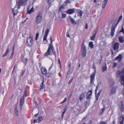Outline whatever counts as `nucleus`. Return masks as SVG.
<instances>
[{"label":"nucleus","mask_w":124,"mask_h":124,"mask_svg":"<svg viewBox=\"0 0 124 124\" xmlns=\"http://www.w3.org/2000/svg\"><path fill=\"white\" fill-rule=\"evenodd\" d=\"M50 40L51 41L50 44H49V47L47 50L46 52L44 54V55L45 56H46L49 55H51L50 54L51 52L50 50L51 49L53 54L55 56V57H56V52L54 47L52 45V40L51 36L50 37Z\"/></svg>","instance_id":"nucleus-1"},{"label":"nucleus","mask_w":124,"mask_h":124,"mask_svg":"<svg viewBox=\"0 0 124 124\" xmlns=\"http://www.w3.org/2000/svg\"><path fill=\"white\" fill-rule=\"evenodd\" d=\"M27 1L26 0H18V1H17L16 3V5L14 8L12 9V12L14 13V16L16 15V13H15L14 10L16 7L18 9L20 8V6L24 5H25Z\"/></svg>","instance_id":"nucleus-2"},{"label":"nucleus","mask_w":124,"mask_h":124,"mask_svg":"<svg viewBox=\"0 0 124 124\" xmlns=\"http://www.w3.org/2000/svg\"><path fill=\"white\" fill-rule=\"evenodd\" d=\"M122 18V15H121L118 19L117 23H113L111 29V35L112 37H113L114 35V32L115 31V29L117 25L120 21Z\"/></svg>","instance_id":"nucleus-3"},{"label":"nucleus","mask_w":124,"mask_h":124,"mask_svg":"<svg viewBox=\"0 0 124 124\" xmlns=\"http://www.w3.org/2000/svg\"><path fill=\"white\" fill-rule=\"evenodd\" d=\"M84 41L85 40H84L82 44L81 48V54L83 57L85 56L87 51L86 47L84 45Z\"/></svg>","instance_id":"nucleus-4"},{"label":"nucleus","mask_w":124,"mask_h":124,"mask_svg":"<svg viewBox=\"0 0 124 124\" xmlns=\"http://www.w3.org/2000/svg\"><path fill=\"white\" fill-rule=\"evenodd\" d=\"M96 72V70L95 69L94 72L92 73L91 75L90 76V84H92L94 82V78Z\"/></svg>","instance_id":"nucleus-5"},{"label":"nucleus","mask_w":124,"mask_h":124,"mask_svg":"<svg viewBox=\"0 0 124 124\" xmlns=\"http://www.w3.org/2000/svg\"><path fill=\"white\" fill-rule=\"evenodd\" d=\"M120 105H119V109L121 112H123L124 110V107L123 103L122 101L120 102Z\"/></svg>","instance_id":"nucleus-6"},{"label":"nucleus","mask_w":124,"mask_h":124,"mask_svg":"<svg viewBox=\"0 0 124 124\" xmlns=\"http://www.w3.org/2000/svg\"><path fill=\"white\" fill-rule=\"evenodd\" d=\"M119 47V43L117 42H116L114 44L113 49L114 50L118 51Z\"/></svg>","instance_id":"nucleus-7"},{"label":"nucleus","mask_w":124,"mask_h":124,"mask_svg":"<svg viewBox=\"0 0 124 124\" xmlns=\"http://www.w3.org/2000/svg\"><path fill=\"white\" fill-rule=\"evenodd\" d=\"M75 9L74 8H73L72 9H69L66 11V12L67 14H71L75 12Z\"/></svg>","instance_id":"nucleus-8"},{"label":"nucleus","mask_w":124,"mask_h":124,"mask_svg":"<svg viewBox=\"0 0 124 124\" xmlns=\"http://www.w3.org/2000/svg\"><path fill=\"white\" fill-rule=\"evenodd\" d=\"M39 23V14L37 13V16L35 19V25L36 26H38Z\"/></svg>","instance_id":"nucleus-9"},{"label":"nucleus","mask_w":124,"mask_h":124,"mask_svg":"<svg viewBox=\"0 0 124 124\" xmlns=\"http://www.w3.org/2000/svg\"><path fill=\"white\" fill-rule=\"evenodd\" d=\"M24 99L25 98L23 96H22L21 98L20 104V106L21 108H22L23 105L24 103Z\"/></svg>","instance_id":"nucleus-10"},{"label":"nucleus","mask_w":124,"mask_h":124,"mask_svg":"<svg viewBox=\"0 0 124 124\" xmlns=\"http://www.w3.org/2000/svg\"><path fill=\"white\" fill-rule=\"evenodd\" d=\"M120 78L121 80V84L122 85H124V74H122L120 76Z\"/></svg>","instance_id":"nucleus-11"},{"label":"nucleus","mask_w":124,"mask_h":124,"mask_svg":"<svg viewBox=\"0 0 124 124\" xmlns=\"http://www.w3.org/2000/svg\"><path fill=\"white\" fill-rule=\"evenodd\" d=\"M122 57L121 54H119L118 56H117L115 59V60H117L119 62L121 61L122 59Z\"/></svg>","instance_id":"nucleus-12"},{"label":"nucleus","mask_w":124,"mask_h":124,"mask_svg":"<svg viewBox=\"0 0 124 124\" xmlns=\"http://www.w3.org/2000/svg\"><path fill=\"white\" fill-rule=\"evenodd\" d=\"M92 93V91L91 90L89 91L86 94V98L87 99H89L90 98Z\"/></svg>","instance_id":"nucleus-13"},{"label":"nucleus","mask_w":124,"mask_h":124,"mask_svg":"<svg viewBox=\"0 0 124 124\" xmlns=\"http://www.w3.org/2000/svg\"><path fill=\"white\" fill-rule=\"evenodd\" d=\"M34 11V8L33 7H32L30 10H27L26 14H30L33 13Z\"/></svg>","instance_id":"nucleus-14"},{"label":"nucleus","mask_w":124,"mask_h":124,"mask_svg":"<svg viewBox=\"0 0 124 124\" xmlns=\"http://www.w3.org/2000/svg\"><path fill=\"white\" fill-rule=\"evenodd\" d=\"M108 0H104L102 2V8H105Z\"/></svg>","instance_id":"nucleus-15"},{"label":"nucleus","mask_w":124,"mask_h":124,"mask_svg":"<svg viewBox=\"0 0 124 124\" xmlns=\"http://www.w3.org/2000/svg\"><path fill=\"white\" fill-rule=\"evenodd\" d=\"M116 87L113 88L111 90L110 94H112L115 93L116 92Z\"/></svg>","instance_id":"nucleus-16"},{"label":"nucleus","mask_w":124,"mask_h":124,"mask_svg":"<svg viewBox=\"0 0 124 124\" xmlns=\"http://www.w3.org/2000/svg\"><path fill=\"white\" fill-rule=\"evenodd\" d=\"M17 108V107L16 106L14 109L15 114L16 116H18V111Z\"/></svg>","instance_id":"nucleus-17"},{"label":"nucleus","mask_w":124,"mask_h":124,"mask_svg":"<svg viewBox=\"0 0 124 124\" xmlns=\"http://www.w3.org/2000/svg\"><path fill=\"white\" fill-rule=\"evenodd\" d=\"M44 79H43V80L42 81V83L41 84H40V86L39 90H41L42 89H43L45 87V85H44Z\"/></svg>","instance_id":"nucleus-18"},{"label":"nucleus","mask_w":124,"mask_h":124,"mask_svg":"<svg viewBox=\"0 0 124 124\" xmlns=\"http://www.w3.org/2000/svg\"><path fill=\"white\" fill-rule=\"evenodd\" d=\"M118 39L119 40V42L121 43L124 42V37L123 36H121L118 38Z\"/></svg>","instance_id":"nucleus-19"},{"label":"nucleus","mask_w":124,"mask_h":124,"mask_svg":"<svg viewBox=\"0 0 124 124\" xmlns=\"http://www.w3.org/2000/svg\"><path fill=\"white\" fill-rule=\"evenodd\" d=\"M9 47H8L6 50V51L5 53L2 56L3 57H4L5 56H6L7 54H8V53H9Z\"/></svg>","instance_id":"nucleus-20"},{"label":"nucleus","mask_w":124,"mask_h":124,"mask_svg":"<svg viewBox=\"0 0 124 124\" xmlns=\"http://www.w3.org/2000/svg\"><path fill=\"white\" fill-rule=\"evenodd\" d=\"M41 71L42 73L44 75L46 73L47 70L45 68L42 67L41 69Z\"/></svg>","instance_id":"nucleus-21"},{"label":"nucleus","mask_w":124,"mask_h":124,"mask_svg":"<svg viewBox=\"0 0 124 124\" xmlns=\"http://www.w3.org/2000/svg\"><path fill=\"white\" fill-rule=\"evenodd\" d=\"M70 22L72 24H76V22L75 21L74 19L73 18H72L71 17H70Z\"/></svg>","instance_id":"nucleus-22"},{"label":"nucleus","mask_w":124,"mask_h":124,"mask_svg":"<svg viewBox=\"0 0 124 124\" xmlns=\"http://www.w3.org/2000/svg\"><path fill=\"white\" fill-rule=\"evenodd\" d=\"M89 45L91 49H92L93 48V42H90L89 43Z\"/></svg>","instance_id":"nucleus-23"},{"label":"nucleus","mask_w":124,"mask_h":124,"mask_svg":"<svg viewBox=\"0 0 124 124\" xmlns=\"http://www.w3.org/2000/svg\"><path fill=\"white\" fill-rule=\"evenodd\" d=\"M97 33V31H96L95 33L91 37L90 39L92 40H93L94 39Z\"/></svg>","instance_id":"nucleus-24"},{"label":"nucleus","mask_w":124,"mask_h":124,"mask_svg":"<svg viewBox=\"0 0 124 124\" xmlns=\"http://www.w3.org/2000/svg\"><path fill=\"white\" fill-rule=\"evenodd\" d=\"M84 95L83 94H82L80 95L79 97V100L81 101L82 100L84 97Z\"/></svg>","instance_id":"nucleus-25"},{"label":"nucleus","mask_w":124,"mask_h":124,"mask_svg":"<svg viewBox=\"0 0 124 124\" xmlns=\"http://www.w3.org/2000/svg\"><path fill=\"white\" fill-rule=\"evenodd\" d=\"M107 68V67L106 66H102V71L103 72L104 71L106 70Z\"/></svg>","instance_id":"nucleus-26"},{"label":"nucleus","mask_w":124,"mask_h":124,"mask_svg":"<svg viewBox=\"0 0 124 124\" xmlns=\"http://www.w3.org/2000/svg\"><path fill=\"white\" fill-rule=\"evenodd\" d=\"M51 0H46L47 2L48 3V4L49 7H50L52 5L51 3Z\"/></svg>","instance_id":"nucleus-27"},{"label":"nucleus","mask_w":124,"mask_h":124,"mask_svg":"<svg viewBox=\"0 0 124 124\" xmlns=\"http://www.w3.org/2000/svg\"><path fill=\"white\" fill-rule=\"evenodd\" d=\"M33 42V40L32 39H30V43L28 44V46L31 47V45L32 44V43Z\"/></svg>","instance_id":"nucleus-28"},{"label":"nucleus","mask_w":124,"mask_h":124,"mask_svg":"<svg viewBox=\"0 0 124 124\" xmlns=\"http://www.w3.org/2000/svg\"><path fill=\"white\" fill-rule=\"evenodd\" d=\"M30 38H27V46H28V44L30 43Z\"/></svg>","instance_id":"nucleus-29"},{"label":"nucleus","mask_w":124,"mask_h":124,"mask_svg":"<svg viewBox=\"0 0 124 124\" xmlns=\"http://www.w3.org/2000/svg\"><path fill=\"white\" fill-rule=\"evenodd\" d=\"M121 74L120 71L119 70L117 71L116 73V74L117 75V76H119Z\"/></svg>","instance_id":"nucleus-30"},{"label":"nucleus","mask_w":124,"mask_h":124,"mask_svg":"<svg viewBox=\"0 0 124 124\" xmlns=\"http://www.w3.org/2000/svg\"><path fill=\"white\" fill-rule=\"evenodd\" d=\"M64 8L63 6L61 5L60 7L59 12L61 11Z\"/></svg>","instance_id":"nucleus-31"},{"label":"nucleus","mask_w":124,"mask_h":124,"mask_svg":"<svg viewBox=\"0 0 124 124\" xmlns=\"http://www.w3.org/2000/svg\"><path fill=\"white\" fill-rule=\"evenodd\" d=\"M39 36V33L37 32L36 35V37L35 38V39L36 41L37 40H38V38Z\"/></svg>","instance_id":"nucleus-32"},{"label":"nucleus","mask_w":124,"mask_h":124,"mask_svg":"<svg viewBox=\"0 0 124 124\" xmlns=\"http://www.w3.org/2000/svg\"><path fill=\"white\" fill-rule=\"evenodd\" d=\"M120 32H122L124 34V29L123 28V27L120 30L119 32V33Z\"/></svg>","instance_id":"nucleus-33"},{"label":"nucleus","mask_w":124,"mask_h":124,"mask_svg":"<svg viewBox=\"0 0 124 124\" xmlns=\"http://www.w3.org/2000/svg\"><path fill=\"white\" fill-rule=\"evenodd\" d=\"M46 76L47 77H49L51 75V73H46L45 74Z\"/></svg>","instance_id":"nucleus-34"},{"label":"nucleus","mask_w":124,"mask_h":124,"mask_svg":"<svg viewBox=\"0 0 124 124\" xmlns=\"http://www.w3.org/2000/svg\"><path fill=\"white\" fill-rule=\"evenodd\" d=\"M27 92L26 90L24 92V93L23 96H22L26 97L27 96Z\"/></svg>","instance_id":"nucleus-35"},{"label":"nucleus","mask_w":124,"mask_h":124,"mask_svg":"<svg viewBox=\"0 0 124 124\" xmlns=\"http://www.w3.org/2000/svg\"><path fill=\"white\" fill-rule=\"evenodd\" d=\"M105 110V109L104 108H102L101 109V110H100V114H101Z\"/></svg>","instance_id":"nucleus-36"},{"label":"nucleus","mask_w":124,"mask_h":124,"mask_svg":"<svg viewBox=\"0 0 124 124\" xmlns=\"http://www.w3.org/2000/svg\"><path fill=\"white\" fill-rule=\"evenodd\" d=\"M99 85V84H98L96 86V89L95 90V94H96L97 93V91L98 89V87Z\"/></svg>","instance_id":"nucleus-37"},{"label":"nucleus","mask_w":124,"mask_h":124,"mask_svg":"<svg viewBox=\"0 0 124 124\" xmlns=\"http://www.w3.org/2000/svg\"><path fill=\"white\" fill-rule=\"evenodd\" d=\"M49 29H46V34H45V35H47L48 33L49 32Z\"/></svg>","instance_id":"nucleus-38"},{"label":"nucleus","mask_w":124,"mask_h":124,"mask_svg":"<svg viewBox=\"0 0 124 124\" xmlns=\"http://www.w3.org/2000/svg\"><path fill=\"white\" fill-rule=\"evenodd\" d=\"M25 72V70H23L22 71L21 74V76L22 77L23 76L24 73Z\"/></svg>","instance_id":"nucleus-39"},{"label":"nucleus","mask_w":124,"mask_h":124,"mask_svg":"<svg viewBox=\"0 0 124 124\" xmlns=\"http://www.w3.org/2000/svg\"><path fill=\"white\" fill-rule=\"evenodd\" d=\"M83 13L81 11H80L79 12V15L80 16H82Z\"/></svg>","instance_id":"nucleus-40"},{"label":"nucleus","mask_w":124,"mask_h":124,"mask_svg":"<svg viewBox=\"0 0 124 124\" xmlns=\"http://www.w3.org/2000/svg\"><path fill=\"white\" fill-rule=\"evenodd\" d=\"M47 35H45L44 36L43 38V40H46V37L47 36Z\"/></svg>","instance_id":"nucleus-41"},{"label":"nucleus","mask_w":124,"mask_h":124,"mask_svg":"<svg viewBox=\"0 0 124 124\" xmlns=\"http://www.w3.org/2000/svg\"><path fill=\"white\" fill-rule=\"evenodd\" d=\"M43 119V117L42 116H39V122L41 121Z\"/></svg>","instance_id":"nucleus-42"},{"label":"nucleus","mask_w":124,"mask_h":124,"mask_svg":"<svg viewBox=\"0 0 124 124\" xmlns=\"http://www.w3.org/2000/svg\"><path fill=\"white\" fill-rule=\"evenodd\" d=\"M120 71L121 75L122 74H124V68L123 69Z\"/></svg>","instance_id":"nucleus-43"},{"label":"nucleus","mask_w":124,"mask_h":124,"mask_svg":"<svg viewBox=\"0 0 124 124\" xmlns=\"http://www.w3.org/2000/svg\"><path fill=\"white\" fill-rule=\"evenodd\" d=\"M99 95H100L98 94H97L96 95V101L98 99V98L99 97Z\"/></svg>","instance_id":"nucleus-44"},{"label":"nucleus","mask_w":124,"mask_h":124,"mask_svg":"<svg viewBox=\"0 0 124 124\" xmlns=\"http://www.w3.org/2000/svg\"><path fill=\"white\" fill-rule=\"evenodd\" d=\"M13 54H14V53L12 52V53L11 54V55L10 56L9 58V59H11L13 58Z\"/></svg>","instance_id":"nucleus-45"},{"label":"nucleus","mask_w":124,"mask_h":124,"mask_svg":"<svg viewBox=\"0 0 124 124\" xmlns=\"http://www.w3.org/2000/svg\"><path fill=\"white\" fill-rule=\"evenodd\" d=\"M66 15L65 14H62V18H64L66 17Z\"/></svg>","instance_id":"nucleus-46"},{"label":"nucleus","mask_w":124,"mask_h":124,"mask_svg":"<svg viewBox=\"0 0 124 124\" xmlns=\"http://www.w3.org/2000/svg\"><path fill=\"white\" fill-rule=\"evenodd\" d=\"M27 58H26V59H25V61H23V63H25V64H26L27 63Z\"/></svg>","instance_id":"nucleus-47"},{"label":"nucleus","mask_w":124,"mask_h":124,"mask_svg":"<svg viewBox=\"0 0 124 124\" xmlns=\"http://www.w3.org/2000/svg\"><path fill=\"white\" fill-rule=\"evenodd\" d=\"M113 64L114 65L113 66V68H114L115 67L117 66V63H114Z\"/></svg>","instance_id":"nucleus-48"},{"label":"nucleus","mask_w":124,"mask_h":124,"mask_svg":"<svg viewBox=\"0 0 124 124\" xmlns=\"http://www.w3.org/2000/svg\"><path fill=\"white\" fill-rule=\"evenodd\" d=\"M73 78H72L69 81V84H71V82H72V81L73 80Z\"/></svg>","instance_id":"nucleus-49"},{"label":"nucleus","mask_w":124,"mask_h":124,"mask_svg":"<svg viewBox=\"0 0 124 124\" xmlns=\"http://www.w3.org/2000/svg\"><path fill=\"white\" fill-rule=\"evenodd\" d=\"M14 47H15V45L14 44L13 45V47L12 48V50H13L12 52V53H14V49H15Z\"/></svg>","instance_id":"nucleus-50"},{"label":"nucleus","mask_w":124,"mask_h":124,"mask_svg":"<svg viewBox=\"0 0 124 124\" xmlns=\"http://www.w3.org/2000/svg\"><path fill=\"white\" fill-rule=\"evenodd\" d=\"M37 119H34L33 121V123H37Z\"/></svg>","instance_id":"nucleus-51"},{"label":"nucleus","mask_w":124,"mask_h":124,"mask_svg":"<svg viewBox=\"0 0 124 124\" xmlns=\"http://www.w3.org/2000/svg\"><path fill=\"white\" fill-rule=\"evenodd\" d=\"M66 100H67L66 98H64V100H63V101L61 102V103H64L66 101Z\"/></svg>","instance_id":"nucleus-52"},{"label":"nucleus","mask_w":124,"mask_h":124,"mask_svg":"<svg viewBox=\"0 0 124 124\" xmlns=\"http://www.w3.org/2000/svg\"><path fill=\"white\" fill-rule=\"evenodd\" d=\"M39 21H41L42 20V18L39 15Z\"/></svg>","instance_id":"nucleus-53"},{"label":"nucleus","mask_w":124,"mask_h":124,"mask_svg":"<svg viewBox=\"0 0 124 124\" xmlns=\"http://www.w3.org/2000/svg\"><path fill=\"white\" fill-rule=\"evenodd\" d=\"M85 107H86L88 104V102L87 101H85Z\"/></svg>","instance_id":"nucleus-54"},{"label":"nucleus","mask_w":124,"mask_h":124,"mask_svg":"<svg viewBox=\"0 0 124 124\" xmlns=\"http://www.w3.org/2000/svg\"><path fill=\"white\" fill-rule=\"evenodd\" d=\"M67 36L70 37L68 31L67 33Z\"/></svg>","instance_id":"nucleus-55"},{"label":"nucleus","mask_w":124,"mask_h":124,"mask_svg":"<svg viewBox=\"0 0 124 124\" xmlns=\"http://www.w3.org/2000/svg\"><path fill=\"white\" fill-rule=\"evenodd\" d=\"M105 123H106L105 122H104L103 121L101 122L100 123V124H105Z\"/></svg>","instance_id":"nucleus-56"},{"label":"nucleus","mask_w":124,"mask_h":124,"mask_svg":"<svg viewBox=\"0 0 124 124\" xmlns=\"http://www.w3.org/2000/svg\"><path fill=\"white\" fill-rule=\"evenodd\" d=\"M64 112H65L66 110V108H64L63 109Z\"/></svg>","instance_id":"nucleus-57"},{"label":"nucleus","mask_w":124,"mask_h":124,"mask_svg":"<svg viewBox=\"0 0 124 124\" xmlns=\"http://www.w3.org/2000/svg\"><path fill=\"white\" fill-rule=\"evenodd\" d=\"M88 28V26L87 23H86L85 26V28L86 29H87Z\"/></svg>","instance_id":"nucleus-58"},{"label":"nucleus","mask_w":124,"mask_h":124,"mask_svg":"<svg viewBox=\"0 0 124 124\" xmlns=\"http://www.w3.org/2000/svg\"><path fill=\"white\" fill-rule=\"evenodd\" d=\"M58 62H59V63L60 64H60H61V62H60V58H59L58 59Z\"/></svg>","instance_id":"nucleus-59"},{"label":"nucleus","mask_w":124,"mask_h":124,"mask_svg":"<svg viewBox=\"0 0 124 124\" xmlns=\"http://www.w3.org/2000/svg\"><path fill=\"white\" fill-rule=\"evenodd\" d=\"M101 90L98 93V94H99L100 95V94L101 93Z\"/></svg>","instance_id":"nucleus-60"},{"label":"nucleus","mask_w":124,"mask_h":124,"mask_svg":"<svg viewBox=\"0 0 124 124\" xmlns=\"http://www.w3.org/2000/svg\"><path fill=\"white\" fill-rule=\"evenodd\" d=\"M28 38H30V39H32V36H31V35H30L29 37Z\"/></svg>","instance_id":"nucleus-61"},{"label":"nucleus","mask_w":124,"mask_h":124,"mask_svg":"<svg viewBox=\"0 0 124 124\" xmlns=\"http://www.w3.org/2000/svg\"><path fill=\"white\" fill-rule=\"evenodd\" d=\"M86 117H84V118H83L82 119V120L83 121L86 118Z\"/></svg>","instance_id":"nucleus-62"},{"label":"nucleus","mask_w":124,"mask_h":124,"mask_svg":"<svg viewBox=\"0 0 124 124\" xmlns=\"http://www.w3.org/2000/svg\"><path fill=\"white\" fill-rule=\"evenodd\" d=\"M30 7V6H29L28 7V8H27V10H29Z\"/></svg>","instance_id":"nucleus-63"},{"label":"nucleus","mask_w":124,"mask_h":124,"mask_svg":"<svg viewBox=\"0 0 124 124\" xmlns=\"http://www.w3.org/2000/svg\"><path fill=\"white\" fill-rule=\"evenodd\" d=\"M37 102L38 101H36V100L35 101V102L36 105V104H37Z\"/></svg>","instance_id":"nucleus-64"}]
</instances>
